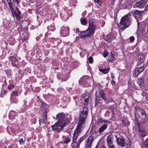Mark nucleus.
I'll list each match as a JSON object with an SVG mask.
<instances>
[{
  "label": "nucleus",
  "instance_id": "1",
  "mask_svg": "<svg viewBox=\"0 0 148 148\" xmlns=\"http://www.w3.org/2000/svg\"><path fill=\"white\" fill-rule=\"evenodd\" d=\"M88 110L86 107L83 108V110L80 114L79 118L77 127L74 131L72 136L71 145L76 142L78 136L84 129L85 125V119L88 114Z\"/></svg>",
  "mask_w": 148,
  "mask_h": 148
},
{
  "label": "nucleus",
  "instance_id": "2",
  "mask_svg": "<svg viewBox=\"0 0 148 148\" xmlns=\"http://www.w3.org/2000/svg\"><path fill=\"white\" fill-rule=\"evenodd\" d=\"M56 117L58 119V121L54 125H51V127L53 131L60 132L63 130L64 126L69 123V119L63 113L58 114Z\"/></svg>",
  "mask_w": 148,
  "mask_h": 148
},
{
  "label": "nucleus",
  "instance_id": "3",
  "mask_svg": "<svg viewBox=\"0 0 148 148\" xmlns=\"http://www.w3.org/2000/svg\"><path fill=\"white\" fill-rule=\"evenodd\" d=\"M130 15L128 14L123 17L121 18L120 24L121 25V29H125L128 27L130 25L131 19L130 18Z\"/></svg>",
  "mask_w": 148,
  "mask_h": 148
},
{
  "label": "nucleus",
  "instance_id": "4",
  "mask_svg": "<svg viewBox=\"0 0 148 148\" xmlns=\"http://www.w3.org/2000/svg\"><path fill=\"white\" fill-rule=\"evenodd\" d=\"M95 29H92L88 27V29L85 31L81 32L80 34V36L81 38H83L88 37H90L93 35L94 33Z\"/></svg>",
  "mask_w": 148,
  "mask_h": 148
},
{
  "label": "nucleus",
  "instance_id": "5",
  "mask_svg": "<svg viewBox=\"0 0 148 148\" xmlns=\"http://www.w3.org/2000/svg\"><path fill=\"white\" fill-rule=\"evenodd\" d=\"M90 99V96L89 93H85L81 97L80 100V103H83L84 105L87 106L89 103Z\"/></svg>",
  "mask_w": 148,
  "mask_h": 148
},
{
  "label": "nucleus",
  "instance_id": "6",
  "mask_svg": "<svg viewBox=\"0 0 148 148\" xmlns=\"http://www.w3.org/2000/svg\"><path fill=\"white\" fill-rule=\"evenodd\" d=\"M136 109L137 111H138L141 114L140 115V118L141 120L144 123H145L146 122V118L147 114L146 112L143 109L139 108L138 107L135 108Z\"/></svg>",
  "mask_w": 148,
  "mask_h": 148
},
{
  "label": "nucleus",
  "instance_id": "7",
  "mask_svg": "<svg viewBox=\"0 0 148 148\" xmlns=\"http://www.w3.org/2000/svg\"><path fill=\"white\" fill-rule=\"evenodd\" d=\"M63 143L67 144L70 142L71 140V135L70 133L67 132H64L62 135Z\"/></svg>",
  "mask_w": 148,
  "mask_h": 148
},
{
  "label": "nucleus",
  "instance_id": "8",
  "mask_svg": "<svg viewBox=\"0 0 148 148\" xmlns=\"http://www.w3.org/2000/svg\"><path fill=\"white\" fill-rule=\"evenodd\" d=\"M117 145L121 147H123L126 145L128 146L129 145V142L125 141V139L123 138H118L116 139Z\"/></svg>",
  "mask_w": 148,
  "mask_h": 148
},
{
  "label": "nucleus",
  "instance_id": "9",
  "mask_svg": "<svg viewBox=\"0 0 148 148\" xmlns=\"http://www.w3.org/2000/svg\"><path fill=\"white\" fill-rule=\"evenodd\" d=\"M94 139V136L92 135L90 136L86 140L84 148H91L92 144Z\"/></svg>",
  "mask_w": 148,
  "mask_h": 148
},
{
  "label": "nucleus",
  "instance_id": "10",
  "mask_svg": "<svg viewBox=\"0 0 148 148\" xmlns=\"http://www.w3.org/2000/svg\"><path fill=\"white\" fill-rule=\"evenodd\" d=\"M144 69V67L143 66L138 68H136L133 71V75L134 77H137L138 75Z\"/></svg>",
  "mask_w": 148,
  "mask_h": 148
},
{
  "label": "nucleus",
  "instance_id": "11",
  "mask_svg": "<svg viewBox=\"0 0 148 148\" xmlns=\"http://www.w3.org/2000/svg\"><path fill=\"white\" fill-rule=\"evenodd\" d=\"M132 13L136 19L141 18V16L143 13V11H140L137 10H134L132 11Z\"/></svg>",
  "mask_w": 148,
  "mask_h": 148
},
{
  "label": "nucleus",
  "instance_id": "12",
  "mask_svg": "<svg viewBox=\"0 0 148 148\" xmlns=\"http://www.w3.org/2000/svg\"><path fill=\"white\" fill-rule=\"evenodd\" d=\"M69 29L68 27L62 28L60 31L61 34L64 37L68 36L69 34Z\"/></svg>",
  "mask_w": 148,
  "mask_h": 148
},
{
  "label": "nucleus",
  "instance_id": "13",
  "mask_svg": "<svg viewBox=\"0 0 148 148\" xmlns=\"http://www.w3.org/2000/svg\"><path fill=\"white\" fill-rule=\"evenodd\" d=\"M146 3L147 2H145V1L140 0L136 3V6L138 7L143 8L145 6Z\"/></svg>",
  "mask_w": 148,
  "mask_h": 148
},
{
  "label": "nucleus",
  "instance_id": "14",
  "mask_svg": "<svg viewBox=\"0 0 148 148\" xmlns=\"http://www.w3.org/2000/svg\"><path fill=\"white\" fill-rule=\"evenodd\" d=\"M17 116V114L16 112L14 110L10 111L9 115V117L11 119H15V117Z\"/></svg>",
  "mask_w": 148,
  "mask_h": 148
},
{
  "label": "nucleus",
  "instance_id": "15",
  "mask_svg": "<svg viewBox=\"0 0 148 148\" xmlns=\"http://www.w3.org/2000/svg\"><path fill=\"white\" fill-rule=\"evenodd\" d=\"M113 136L112 135L108 136L107 138V145H110L113 144Z\"/></svg>",
  "mask_w": 148,
  "mask_h": 148
},
{
  "label": "nucleus",
  "instance_id": "16",
  "mask_svg": "<svg viewBox=\"0 0 148 148\" xmlns=\"http://www.w3.org/2000/svg\"><path fill=\"white\" fill-rule=\"evenodd\" d=\"M21 12L19 11V10L18 8H16V11L15 12H14V16H13L14 17V16L16 18V19L18 20H20V15H21Z\"/></svg>",
  "mask_w": 148,
  "mask_h": 148
},
{
  "label": "nucleus",
  "instance_id": "17",
  "mask_svg": "<svg viewBox=\"0 0 148 148\" xmlns=\"http://www.w3.org/2000/svg\"><path fill=\"white\" fill-rule=\"evenodd\" d=\"M7 2L12 13V16H14V11L11 0H7Z\"/></svg>",
  "mask_w": 148,
  "mask_h": 148
},
{
  "label": "nucleus",
  "instance_id": "18",
  "mask_svg": "<svg viewBox=\"0 0 148 148\" xmlns=\"http://www.w3.org/2000/svg\"><path fill=\"white\" fill-rule=\"evenodd\" d=\"M114 38V37L111 34H108L104 38L105 40L108 42H110Z\"/></svg>",
  "mask_w": 148,
  "mask_h": 148
},
{
  "label": "nucleus",
  "instance_id": "19",
  "mask_svg": "<svg viewBox=\"0 0 148 148\" xmlns=\"http://www.w3.org/2000/svg\"><path fill=\"white\" fill-rule=\"evenodd\" d=\"M108 124H105L103 125L99 129L98 132L100 133H101L106 129L107 128Z\"/></svg>",
  "mask_w": 148,
  "mask_h": 148
},
{
  "label": "nucleus",
  "instance_id": "20",
  "mask_svg": "<svg viewBox=\"0 0 148 148\" xmlns=\"http://www.w3.org/2000/svg\"><path fill=\"white\" fill-rule=\"evenodd\" d=\"M94 19L93 18H90L89 19V26L88 27L90 28H91L92 29H95V27L94 26L93 21Z\"/></svg>",
  "mask_w": 148,
  "mask_h": 148
},
{
  "label": "nucleus",
  "instance_id": "21",
  "mask_svg": "<svg viewBox=\"0 0 148 148\" xmlns=\"http://www.w3.org/2000/svg\"><path fill=\"white\" fill-rule=\"evenodd\" d=\"M114 52L111 51L110 54L109 55L108 57V60L109 61H112L113 60L114 58Z\"/></svg>",
  "mask_w": 148,
  "mask_h": 148
},
{
  "label": "nucleus",
  "instance_id": "22",
  "mask_svg": "<svg viewBox=\"0 0 148 148\" xmlns=\"http://www.w3.org/2000/svg\"><path fill=\"white\" fill-rule=\"evenodd\" d=\"M10 101L12 103H17L18 102V99L15 97H12L10 98Z\"/></svg>",
  "mask_w": 148,
  "mask_h": 148
},
{
  "label": "nucleus",
  "instance_id": "23",
  "mask_svg": "<svg viewBox=\"0 0 148 148\" xmlns=\"http://www.w3.org/2000/svg\"><path fill=\"white\" fill-rule=\"evenodd\" d=\"M100 96V97L104 100H106V96L105 93L103 92V90H101L99 92Z\"/></svg>",
  "mask_w": 148,
  "mask_h": 148
},
{
  "label": "nucleus",
  "instance_id": "24",
  "mask_svg": "<svg viewBox=\"0 0 148 148\" xmlns=\"http://www.w3.org/2000/svg\"><path fill=\"white\" fill-rule=\"evenodd\" d=\"M39 122L40 125L44 126L45 123L42 116H41L39 117Z\"/></svg>",
  "mask_w": 148,
  "mask_h": 148
},
{
  "label": "nucleus",
  "instance_id": "25",
  "mask_svg": "<svg viewBox=\"0 0 148 148\" xmlns=\"http://www.w3.org/2000/svg\"><path fill=\"white\" fill-rule=\"evenodd\" d=\"M99 70L100 72H102L104 74H106L109 71L110 69L109 68L106 69L99 68Z\"/></svg>",
  "mask_w": 148,
  "mask_h": 148
},
{
  "label": "nucleus",
  "instance_id": "26",
  "mask_svg": "<svg viewBox=\"0 0 148 148\" xmlns=\"http://www.w3.org/2000/svg\"><path fill=\"white\" fill-rule=\"evenodd\" d=\"M85 137L84 136H83L82 137H81L78 140L77 142L76 143L77 144V147H79V145L81 142L84 140L85 138Z\"/></svg>",
  "mask_w": 148,
  "mask_h": 148
},
{
  "label": "nucleus",
  "instance_id": "27",
  "mask_svg": "<svg viewBox=\"0 0 148 148\" xmlns=\"http://www.w3.org/2000/svg\"><path fill=\"white\" fill-rule=\"evenodd\" d=\"M138 58L139 60L141 62H143L145 59L144 56L142 55H139Z\"/></svg>",
  "mask_w": 148,
  "mask_h": 148
},
{
  "label": "nucleus",
  "instance_id": "28",
  "mask_svg": "<svg viewBox=\"0 0 148 148\" xmlns=\"http://www.w3.org/2000/svg\"><path fill=\"white\" fill-rule=\"evenodd\" d=\"M114 105H113V106H110V109L112 111V114L111 115V118L110 119H112V118H113L114 117Z\"/></svg>",
  "mask_w": 148,
  "mask_h": 148
},
{
  "label": "nucleus",
  "instance_id": "29",
  "mask_svg": "<svg viewBox=\"0 0 148 148\" xmlns=\"http://www.w3.org/2000/svg\"><path fill=\"white\" fill-rule=\"evenodd\" d=\"M138 83L139 84L140 87H142L143 86L144 80L143 78L139 79L138 81Z\"/></svg>",
  "mask_w": 148,
  "mask_h": 148
},
{
  "label": "nucleus",
  "instance_id": "30",
  "mask_svg": "<svg viewBox=\"0 0 148 148\" xmlns=\"http://www.w3.org/2000/svg\"><path fill=\"white\" fill-rule=\"evenodd\" d=\"M18 94V92L15 90L12 92L11 94V97H15Z\"/></svg>",
  "mask_w": 148,
  "mask_h": 148
},
{
  "label": "nucleus",
  "instance_id": "31",
  "mask_svg": "<svg viewBox=\"0 0 148 148\" xmlns=\"http://www.w3.org/2000/svg\"><path fill=\"white\" fill-rule=\"evenodd\" d=\"M98 122L99 123H109L110 122H109L108 121L106 120H103L102 119H99L98 120Z\"/></svg>",
  "mask_w": 148,
  "mask_h": 148
},
{
  "label": "nucleus",
  "instance_id": "32",
  "mask_svg": "<svg viewBox=\"0 0 148 148\" xmlns=\"http://www.w3.org/2000/svg\"><path fill=\"white\" fill-rule=\"evenodd\" d=\"M54 25L53 23H52L48 27V28L49 29H50L51 31H54L55 29Z\"/></svg>",
  "mask_w": 148,
  "mask_h": 148
},
{
  "label": "nucleus",
  "instance_id": "33",
  "mask_svg": "<svg viewBox=\"0 0 148 148\" xmlns=\"http://www.w3.org/2000/svg\"><path fill=\"white\" fill-rule=\"evenodd\" d=\"M99 97H96L95 98V106H97L98 105L99 103Z\"/></svg>",
  "mask_w": 148,
  "mask_h": 148
},
{
  "label": "nucleus",
  "instance_id": "34",
  "mask_svg": "<svg viewBox=\"0 0 148 148\" xmlns=\"http://www.w3.org/2000/svg\"><path fill=\"white\" fill-rule=\"evenodd\" d=\"M81 24L83 25H85L86 23V20L85 18H81L80 19Z\"/></svg>",
  "mask_w": 148,
  "mask_h": 148
},
{
  "label": "nucleus",
  "instance_id": "35",
  "mask_svg": "<svg viewBox=\"0 0 148 148\" xmlns=\"http://www.w3.org/2000/svg\"><path fill=\"white\" fill-rule=\"evenodd\" d=\"M22 35H24V36H25L23 38V40H25L27 39L28 38V36H27L26 33L24 32V33H23L22 34Z\"/></svg>",
  "mask_w": 148,
  "mask_h": 148
},
{
  "label": "nucleus",
  "instance_id": "36",
  "mask_svg": "<svg viewBox=\"0 0 148 148\" xmlns=\"http://www.w3.org/2000/svg\"><path fill=\"white\" fill-rule=\"evenodd\" d=\"M144 144L146 148H148V138L144 142Z\"/></svg>",
  "mask_w": 148,
  "mask_h": 148
},
{
  "label": "nucleus",
  "instance_id": "37",
  "mask_svg": "<svg viewBox=\"0 0 148 148\" xmlns=\"http://www.w3.org/2000/svg\"><path fill=\"white\" fill-rule=\"evenodd\" d=\"M140 133L142 137L145 136L146 135V132L145 131H140Z\"/></svg>",
  "mask_w": 148,
  "mask_h": 148
},
{
  "label": "nucleus",
  "instance_id": "38",
  "mask_svg": "<svg viewBox=\"0 0 148 148\" xmlns=\"http://www.w3.org/2000/svg\"><path fill=\"white\" fill-rule=\"evenodd\" d=\"M25 140V138L24 137L23 138H21L19 141L20 144H22L24 143Z\"/></svg>",
  "mask_w": 148,
  "mask_h": 148
},
{
  "label": "nucleus",
  "instance_id": "39",
  "mask_svg": "<svg viewBox=\"0 0 148 148\" xmlns=\"http://www.w3.org/2000/svg\"><path fill=\"white\" fill-rule=\"evenodd\" d=\"M110 114V112L108 110L105 114V116L106 117H108L109 116Z\"/></svg>",
  "mask_w": 148,
  "mask_h": 148
},
{
  "label": "nucleus",
  "instance_id": "40",
  "mask_svg": "<svg viewBox=\"0 0 148 148\" xmlns=\"http://www.w3.org/2000/svg\"><path fill=\"white\" fill-rule=\"evenodd\" d=\"M14 86V85L13 84H10L8 86V88L9 90H11L13 88Z\"/></svg>",
  "mask_w": 148,
  "mask_h": 148
},
{
  "label": "nucleus",
  "instance_id": "41",
  "mask_svg": "<svg viewBox=\"0 0 148 148\" xmlns=\"http://www.w3.org/2000/svg\"><path fill=\"white\" fill-rule=\"evenodd\" d=\"M15 57H14L13 56H12L11 58V61L12 62V64H14L15 63Z\"/></svg>",
  "mask_w": 148,
  "mask_h": 148
},
{
  "label": "nucleus",
  "instance_id": "42",
  "mask_svg": "<svg viewBox=\"0 0 148 148\" xmlns=\"http://www.w3.org/2000/svg\"><path fill=\"white\" fill-rule=\"evenodd\" d=\"M68 79V77L66 76H65L64 77H61L62 81H65Z\"/></svg>",
  "mask_w": 148,
  "mask_h": 148
},
{
  "label": "nucleus",
  "instance_id": "43",
  "mask_svg": "<svg viewBox=\"0 0 148 148\" xmlns=\"http://www.w3.org/2000/svg\"><path fill=\"white\" fill-rule=\"evenodd\" d=\"M53 136L55 138H58L59 137V134L57 132H55L54 133Z\"/></svg>",
  "mask_w": 148,
  "mask_h": 148
},
{
  "label": "nucleus",
  "instance_id": "44",
  "mask_svg": "<svg viewBox=\"0 0 148 148\" xmlns=\"http://www.w3.org/2000/svg\"><path fill=\"white\" fill-rule=\"evenodd\" d=\"M88 61L90 63H93V58L92 57H89L88 59Z\"/></svg>",
  "mask_w": 148,
  "mask_h": 148
},
{
  "label": "nucleus",
  "instance_id": "45",
  "mask_svg": "<svg viewBox=\"0 0 148 148\" xmlns=\"http://www.w3.org/2000/svg\"><path fill=\"white\" fill-rule=\"evenodd\" d=\"M43 114L44 116H45V117L46 119H47V112L46 111V110H45L43 112Z\"/></svg>",
  "mask_w": 148,
  "mask_h": 148
},
{
  "label": "nucleus",
  "instance_id": "46",
  "mask_svg": "<svg viewBox=\"0 0 148 148\" xmlns=\"http://www.w3.org/2000/svg\"><path fill=\"white\" fill-rule=\"evenodd\" d=\"M20 0H13V2L14 3H16L18 5L19 3Z\"/></svg>",
  "mask_w": 148,
  "mask_h": 148
},
{
  "label": "nucleus",
  "instance_id": "47",
  "mask_svg": "<svg viewBox=\"0 0 148 148\" xmlns=\"http://www.w3.org/2000/svg\"><path fill=\"white\" fill-rule=\"evenodd\" d=\"M108 148H115V147L114 144L108 145Z\"/></svg>",
  "mask_w": 148,
  "mask_h": 148
},
{
  "label": "nucleus",
  "instance_id": "48",
  "mask_svg": "<svg viewBox=\"0 0 148 148\" xmlns=\"http://www.w3.org/2000/svg\"><path fill=\"white\" fill-rule=\"evenodd\" d=\"M134 40V38L133 36H131L130 38V40L131 41H133Z\"/></svg>",
  "mask_w": 148,
  "mask_h": 148
},
{
  "label": "nucleus",
  "instance_id": "49",
  "mask_svg": "<svg viewBox=\"0 0 148 148\" xmlns=\"http://www.w3.org/2000/svg\"><path fill=\"white\" fill-rule=\"evenodd\" d=\"M111 83L113 85L115 84V82L112 80L111 81Z\"/></svg>",
  "mask_w": 148,
  "mask_h": 148
},
{
  "label": "nucleus",
  "instance_id": "50",
  "mask_svg": "<svg viewBox=\"0 0 148 148\" xmlns=\"http://www.w3.org/2000/svg\"><path fill=\"white\" fill-rule=\"evenodd\" d=\"M111 77H112V78L113 79H114V75L113 73L111 74Z\"/></svg>",
  "mask_w": 148,
  "mask_h": 148
},
{
  "label": "nucleus",
  "instance_id": "51",
  "mask_svg": "<svg viewBox=\"0 0 148 148\" xmlns=\"http://www.w3.org/2000/svg\"><path fill=\"white\" fill-rule=\"evenodd\" d=\"M7 91L5 90H3L2 91V93H3L4 94H5L6 93Z\"/></svg>",
  "mask_w": 148,
  "mask_h": 148
},
{
  "label": "nucleus",
  "instance_id": "52",
  "mask_svg": "<svg viewBox=\"0 0 148 148\" xmlns=\"http://www.w3.org/2000/svg\"><path fill=\"white\" fill-rule=\"evenodd\" d=\"M108 56V54L107 53H104V55H103V56L106 57H107Z\"/></svg>",
  "mask_w": 148,
  "mask_h": 148
},
{
  "label": "nucleus",
  "instance_id": "53",
  "mask_svg": "<svg viewBox=\"0 0 148 148\" xmlns=\"http://www.w3.org/2000/svg\"><path fill=\"white\" fill-rule=\"evenodd\" d=\"M95 1L97 2L99 4V3L100 2V0H95Z\"/></svg>",
  "mask_w": 148,
  "mask_h": 148
},
{
  "label": "nucleus",
  "instance_id": "54",
  "mask_svg": "<svg viewBox=\"0 0 148 148\" xmlns=\"http://www.w3.org/2000/svg\"><path fill=\"white\" fill-rule=\"evenodd\" d=\"M147 32L148 33V24L147 25Z\"/></svg>",
  "mask_w": 148,
  "mask_h": 148
},
{
  "label": "nucleus",
  "instance_id": "55",
  "mask_svg": "<svg viewBox=\"0 0 148 148\" xmlns=\"http://www.w3.org/2000/svg\"><path fill=\"white\" fill-rule=\"evenodd\" d=\"M78 30H79V29H76V31H78Z\"/></svg>",
  "mask_w": 148,
  "mask_h": 148
},
{
  "label": "nucleus",
  "instance_id": "56",
  "mask_svg": "<svg viewBox=\"0 0 148 148\" xmlns=\"http://www.w3.org/2000/svg\"><path fill=\"white\" fill-rule=\"evenodd\" d=\"M82 80V79H80L79 81H81Z\"/></svg>",
  "mask_w": 148,
  "mask_h": 148
},
{
  "label": "nucleus",
  "instance_id": "57",
  "mask_svg": "<svg viewBox=\"0 0 148 148\" xmlns=\"http://www.w3.org/2000/svg\"><path fill=\"white\" fill-rule=\"evenodd\" d=\"M146 7H147V9L148 8V4L147 5Z\"/></svg>",
  "mask_w": 148,
  "mask_h": 148
},
{
  "label": "nucleus",
  "instance_id": "58",
  "mask_svg": "<svg viewBox=\"0 0 148 148\" xmlns=\"http://www.w3.org/2000/svg\"><path fill=\"white\" fill-rule=\"evenodd\" d=\"M86 82H84L83 83V84H84V85L85 84H86Z\"/></svg>",
  "mask_w": 148,
  "mask_h": 148
},
{
  "label": "nucleus",
  "instance_id": "59",
  "mask_svg": "<svg viewBox=\"0 0 148 148\" xmlns=\"http://www.w3.org/2000/svg\"><path fill=\"white\" fill-rule=\"evenodd\" d=\"M9 148H12L11 146L9 147Z\"/></svg>",
  "mask_w": 148,
  "mask_h": 148
},
{
  "label": "nucleus",
  "instance_id": "60",
  "mask_svg": "<svg viewBox=\"0 0 148 148\" xmlns=\"http://www.w3.org/2000/svg\"><path fill=\"white\" fill-rule=\"evenodd\" d=\"M95 148H97V146L96 147H95Z\"/></svg>",
  "mask_w": 148,
  "mask_h": 148
},
{
  "label": "nucleus",
  "instance_id": "61",
  "mask_svg": "<svg viewBox=\"0 0 148 148\" xmlns=\"http://www.w3.org/2000/svg\"><path fill=\"white\" fill-rule=\"evenodd\" d=\"M102 148H105V147H103Z\"/></svg>",
  "mask_w": 148,
  "mask_h": 148
}]
</instances>
